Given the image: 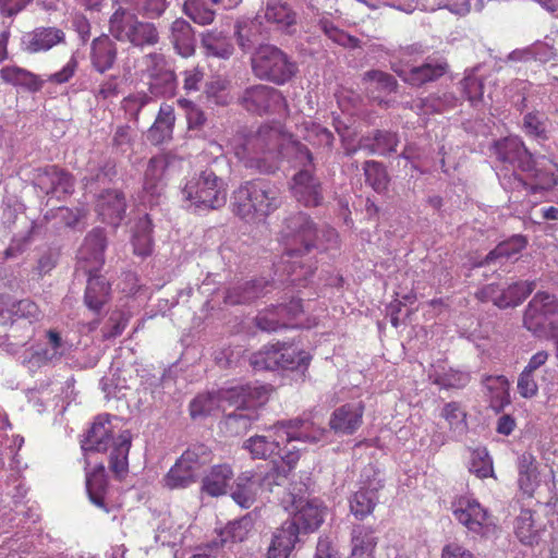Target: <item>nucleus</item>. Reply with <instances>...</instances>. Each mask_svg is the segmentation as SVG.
Masks as SVG:
<instances>
[{
  "mask_svg": "<svg viewBox=\"0 0 558 558\" xmlns=\"http://www.w3.org/2000/svg\"><path fill=\"white\" fill-rule=\"evenodd\" d=\"M274 286L275 281L265 277L238 282L225 290L223 303L230 306L248 305L269 293Z\"/></svg>",
  "mask_w": 558,
  "mask_h": 558,
  "instance_id": "obj_20",
  "label": "nucleus"
},
{
  "mask_svg": "<svg viewBox=\"0 0 558 558\" xmlns=\"http://www.w3.org/2000/svg\"><path fill=\"white\" fill-rule=\"evenodd\" d=\"M308 487L306 484L295 483L291 487L292 512L281 525L287 531L295 534L303 543L304 537L315 533L325 522L328 514V507L317 497H305Z\"/></svg>",
  "mask_w": 558,
  "mask_h": 558,
  "instance_id": "obj_4",
  "label": "nucleus"
},
{
  "mask_svg": "<svg viewBox=\"0 0 558 558\" xmlns=\"http://www.w3.org/2000/svg\"><path fill=\"white\" fill-rule=\"evenodd\" d=\"M267 432H275L280 436L282 442L293 440L317 442L323 439L325 429L316 426L314 421L307 417L281 420L267 428Z\"/></svg>",
  "mask_w": 558,
  "mask_h": 558,
  "instance_id": "obj_19",
  "label": "nucleus"
},
{
  "mask_svg": "<svg viewBox=\"0 0 558 558\" xmlns=\"http://www.w3.org/2000/svg\"><path fill=\"white\" fill-rule=\"evenodd\" d=\"M170 39L175 51L183 58L194 54L196 47L195 33L185 20L177 19L172 22Z\"/></svg>",
  "mask_w": 558,
  "mask_h": 558,
  "instance_id": "obj_36",
  "label": "nucleus"
},
{
  "mask_svg": "<svg viewBox=\"0 0 558 558\" xmlns=\"http://www.w3.org/2000/svg\"><path fill=\"white\" fill-rule=\"evenodd\" d=\"M363 82L366 85L365 89L371 100L378 106L384 104L381 96V88L384 87V72L380 70H369L364 73Z\"/></svg>",
  "mask_w": 558,
  "mask_h": 558,
  "instance_id": "obj_64",
  "label": "nucleus"
},
{
  "mask_svg": "<svg viewBox=\"0 0 558 558\" xmlns=\"http://www.w3.org/2000/svg\"><path fill=\"white\" fill-rule=\"evenodd\" d=\"M279 157L294 160L300 169H316L311 149L301 141L289 137L281 141Z\"/></svg>",
  "mask_w": 558,
  "mask_h": 558,
  "instance_id": "obj_41",
  "label": "nucleus"
},
{
  "mask_svg": "<svg viewBox=\"0 0 558 558\" xmlns=\"http://www.w3.org/2000/svg\"><path fill=\"white\" fill-rule=\"evenodd\" d=\"M282 235L286 239L283 256L289 265L286 272L293 284H304L315 272L316 264L303 257L317 252L323 253L339 245V235L335 228H318L311 215L305 211H292L283 220Z\"/></svg>",
  "mask_w": 558,
  "mask_h": 558,
  "instance_id": "obj_1",
  "label": "nucleus"
},
{
  "mask_svg": "<svg viewBox=\"0 0 558 558\" xmlns=\"http://www.w3.org/2000/svg\"><path fill=\"white\" fill-rule=\"evenodd\" d=\"M128 31L126 41L135 47L154 46L159 40V33L155 24L140 21L137 17Z\"/></svg>",
  "mask_w": 558,
  "mask_h": 558,
  "instance_id": "obj_48",
  "label": "nucleus"
},
{
  "mask_svg": "<svg viewBox=\"0 0 558 558\" xmlns=\"http://www.w3.org/2000/svg\"><path fill=\"white\" fill-rule=\"evenodd\" d=\"M295 13L286 2L269 0L266 5L265 17L268 22L277 24L280 28H288L295 24Z\"/></svg>",
  "mask_w": 558,
  "mask_h": 558,
  "instance_id": "obj_53",
  "label": "nucleus"
},
{
  "mask_svg": "<svg viewBox=\"0 0 558 558\" xmlns=\"http://www.w3.org/2000/svg\"><path fill=\"white\" fill-rule=\"evenodd\" d=\"M118 59V47L108 35H101L93 39L89 60L92 68L99 74L113 69Z\"/></svg>",
  "mask_w": 558,
  "mask_h": 558,
  "instance_id": "obj_26",
  "label": "nucleus"
},
{
  "mask_svg": "<svg viewBox=\"0 0 558 558\" xmlns=\"http://www.w3.org/2000/svg\"><path fill=\"white\" fill-rule=\"evenodd\" d=\"M452 513L460 524L476 536L486 537L496 531L488 511L474 498L458 497L452 502Z\"/></svg>",
  "mask_w": 558,
  "mask_h": 558,
  "instance_id": "obj_10",
  "label": "nucleus"
},
{
  "mask_svg": "<svg viewBox=\"0 0 558 558\" xmlns=\"http://www.w3.org/2000/svg\"><path fill=\"white\" fill-rule=\"evenodd\" d=\"M87 277L84 304L95 315H101L104 307L111 300V283L100 271L80 272Z\"/></svg>",
  "mask_w": 558,
  "mask_h": 558,
  "instance_id": "obj_23",
  "label": "nucleus"
},
{
  "mask_svg": "<svg viewBox=\"0 0 558 558\" xmlns=\"http://www.w3.org/2000/svg\"><path fill=\"white\" fill-rule=\"evenodd\" d=\"M219 407L216 390L198 393L189 404L190 416L192 420L205 418Z\"/></svg>",
  "mask_w": 558,
  "mask_h": 558,
  "instance_id": "obj_52",
  "label": "nucleus"
},
{
  "mask_svg": "<svg viewBox=\"0 0 558 558\" xmlns=\"http://www.w3.org/2000/svg\"><path fill=\"white\" fill-rule=\"evenodd\" d=\"M303 314L301 299L292 298L288 303L271 305L260 311L255 317V326L266 332H274L280 329L296 328V322Z\"/></svg>",
  "mask_w": 558,
  "mask_h": 558,
  "instance_id": "obj_12",
  "label": "nucleus"
},
{
  "mask_svg": "<svg viewBox=\"0 0 558 558\" xmlns=\"http://www.w3.org/2000/svg\"><path fill=\"white\" fill-rule=\"evenodd\" d=\"M363 412L361 402L345 403L332 412L329 426L336 434L352 435L362 424Z\"/></svg>",
  "mask_w": 558,
  "mask_h": 558,
  "instance_id": "obj_28",
  "label": "nucleus"
},
{
  "mask_svg": "<svg viewBox=\"0 0 558 558\" xmlns=\"http://www.w3.org/2000/svg\"><path fill=\"white\" fill-rule=\"evenodd\" d=\"M351 535L350 558H374L373 551L377 545V538L373 536V532L366 531L363 526H356Z\"/></svg>",
  "mask_w": 558,
  "mask_h": 558,
  "instance_id": "obj_49",
  "label": "nucleus"
},
{
  "mask_svg": "<svg viewBox=\"0 0 558 558\" xmlns=\"http://www.w3.org/2000/svg\"><path fill=\"white\" fill-rule=\"evenodd\" d=\"M117 178L118 168L116 160L107 159L102 163L88 168L84 181L86 182V186L94 184L109 185L114 183Z\"/></svg>",
  "mask_w": 558,
  "mask_h": 558,
  "instance_id": "obj_50",
  "label": "nucleus"
},
{
  "mask_svg": "<svg viewBox=\"0 0 558 558\" xmlns=\"http://www.w3.org/2000/svg\"><path fill=\"white\" fill-rule=\"evenodd\" d=\"M169 4L168 0H136L132 8L144 19L156 20L163 15Z\"/></svg>",
  "mask_w": 558,
  "mask_h": 558,
  "instance_id": "obj_62",
  "label": "nucleus"
},
{
  "mask_svg": "<svg viewBox=\"0 0 558 558\" xmlns=\"http://www.w3.org/2000/svg\"><path fill=\"white\" fill-rule=\"evenodd\" d=\"M253 74L275 85L289 83L299 72L298 63L274 45H260L251 57Z\"/></svg>",
  "mask_w": 558,
  "mask_h": 558,
  "instance_id": "obj_7",
  "label": "nucleus"
},
{
  "mask_svg": "<svg viewBox=\"0 0 558 558\" xmlns=\"http://www.w3.org/2000/svg\"><path fill=\"white\" fill-rule=\"evenodd\" d=\"M558 314V299L555 294L538 291L531 299L523 313V326L536 337L547 332L553 317Z\"/></svg>",
  "mask_w": 558,
  "mask_h": 558,
  "instance_id": "obj_11",
  "label": "nucleus"
},
{
  "mask_svg": "<svg viewBox=\"0 0 558 558\" xmlns=\"http://www.w3.org/2000/svg\"><path fill=\"white\" fill-rule=\"evenodd\" d=\"M85 486L89 501L108 513L110 511L106 504L108 477L104 464L100 463L92 472L86 473Z\"/></svg>",
  "mask_w": 558,
  "mask_h": 558,
  "instance_id": "obj_32",
  "label": "nucleus"
},
{
  "mask_svg": "<svg viewBox=\"0 0 558 558\" xmlns=\"http://www.w3.org/2000/svg\"><path fill=\"white\" fill-rule=\"evenodd\" d=\"M280 205L279 184L265 177L243 181L231 196L233 214L247 222L265 219Z\"/></svg>",
  "mask_w": 558,
  "mask_h": 558,
  "instance_id": "obj_3",
  "label": "nucleus"
},
{
  "mask_svg": "<svg viewBox=\"0 0 558 558\" xmlns=\"http://www.w3.org/2000/svg\"><path fill=\"white\" fill-rule=\"evenodd\" d=\"M391 69L408 84L421 87L427 83H433L441 78L449 71V64L446 59H427L424 63L411 68H398L391 63Z\"/></svg>",
  "mask_w": 558,
  "mask_h": 558,
  "instance_id": "obj_21",
  "label": "nucleus"
},
{
  "mask_svg": "<svg viewBox=\"0 0 558 558\" xmlns=\"http://www.w3.org/2000/svg\"><path fill=\"white\" fill-rule=\"evenodd\" d=\"M154 225L148 214L138 218L134 226L132 245L135 255L143 258L150 256L154 248Z\"/></svg>",
  "mask_w": 558,
  "mask_h": 558,
  "instance_id": "obj_39",
  "label": "nucleus"
},
{
  "mask_svg": "<svg viewBox=\"0 0 558 558\" xmlns=\"http://www.w3.org/2000/svg\"><path fill=\"white\" fill-rule=\"evenodd\" d=\"M312 356L304 350L286 342L266 344L248 356V364L255 372L291 371L302 376L308 369Z\"/></svg>",
  "mask_w": 558,
  "mask_h": 558,
  "instance_id": "obj_6",
  "label": "nucleus"
},
{
  "mask_svg": "<svg viewBox=\"0 0 558 558\" xmlns=\"http://www.w3.org/2000/svg\"><path fill=\"white\" fill-rule=\"evenodd\" d=\"M178 82L172 69L148 82V89L156 97H173Z\"/></svg>",
  "mask_w": 558,
  "mask_h": 558,
  "instance_id": "obj_59",
  "label": "nucleus"
},
{
  "mask_svg": "<svg viewBox=\"0 0 558 558\" xmlns=\"http://www.w3.org/2000/svg\"><path fill=\"white\" fill-rule=\"evenodd\" d=\"M282 141L280 132L269 125H262L255 133L245 137L242 145L243 163L263 174H274L278 169L275 162L279 158Z\"/></svg>",
  "mask_w": 558,
  "mask_h": 558,
  "instance_id": "obj_5",
  "label": "nucleus"
},
{
  "mask_svg": "<svg viewBox=\"0 0 558 558\" xmlns=\"http://www.w3.org/2000/svg\"><path fill=\"white\" fill-rule=\"evenodd\" d=\"M466 412L457 401L447 402L441 410V417L448 423L449 429L462 435L468 430Z\"/></svg>",
  "mask_w": 558,
  "mask_h": 558,
  "instance_id": "obj_55",
  "label": "nucleus"
},
{
  "mask_svg": "<svg viewBox=\"0 0 558 558\" xmlns=\"http://www.w3.org/2000/svg\"><path fill=\"white\" fill-rule=\"evenodd\" d=\"M301 543L295 534L287 531L282 525L272 535L267 550V558H289L295 545Z\"/></svg>",
  "mask_w": 558,
  "mask_h": 558,
  "instance_id": "obj_47",
  "label": "nucleus"
},
{
  "mask_svg": "<svg viewBox=\"0 0 558 558\" xmlns=\"http://www.w3.org/2000/svg\"><path fill=\"white\" fill-rule=\"evenodd\" d=\"M46 337V347L35 353L39 361L54 363L71 352L72 344L68 340L63 339L58 330L49 329Z\"/></svg>",
  "mask_w": 558,
  "mask_h": 558,
  "instance_id": "obj_43",
  "label": "nucleus"
},
{
  "mask_svg": "<svg viewBox=\"0 0 558 558\" xmlns=\"http://www.w3.org/2000/svg\"><path fill=\"white\" fill-rule=\"evenodd\" d=\"M525 173L534 181V183H527L517 173H513L512 175L519 184L532 194L541 190H550L557 184V178L551 169L547 168L545 163L536 160L534 157L533 169Z\"/></svg>",
  "mask_w": 558,
  "mask_h": 558,
  "instance_id": "obj_37",
  "label": "nucleus"
},
{
  "mask_svg": "<svg viewBox=\"0 0 558 558\" xmlns=\"http://www.w3.org/2000/svg\"><path fill=\"white\" fill-rule=\"evenodd\" d=\"M379 501L378 490L375 488H361L349 499L350 512L357 520H364L375 509Z\"/></svg>",
  "mask_w": 558,
  "mask_h": 558,
  "instance_id": "obj_44",
  "label": "nucleus"
},
{
  "mask_svg": "<svg viewBox=\"0 0 558 558\" xmlns=\"http://www.w3.org/2000/svg\"><path fill=\"white\" fill-rule=\"evenodd\" d=\"M289 468L280 466L272 461L271 466L264 474L257 473V481L263 490L272 492L276 486H283L289 480Z\"/></svg>",
  "mask_w": 558,
  "mask_h": 558,
  "instance_id": "obj_58",
  "label": "nucleus"
},
{
  "mask_svg": "<svg viewBox=\"0 0 558 558\" xmlns=\"http://www.w3.org/2000/svg\"><path fill=\"white\" fill-rule=\"evenodd\" d=\"M262 22L257 19L239 21L235 24L236 43L244 53H254L260 45H264L262 37Z\"/></svg>",
  "mask_w": 558,
  "mask_h": 558,
  "instance_id": "obj_33",
  "label": "nucleus"
},
{
  "mask_svg": "<svg viewBox=\"0 0 558 558\" xmlns=\"http://www.w3.org/2000/svg\"><path fill=\"white\" fill-rule=\"evenodd\" d=\"M0 77L4 83L31 93L39 92L44 86V81L38 75L16 65L2 68Z\"/></svg>",
  "mask_w": 558,
  "mask_h": 558,
  "instance_id": "obj_38",
  "label": "nucleus"
},
{
  "mask_svg": "<svg viewBox=\"0 0 558 558\" xmlns=\"http://www.w3.org/2000/svg\"><path fill=\"white\" fill-rule=\"evenodd\" d=\"M471 381L469 372L449 368L448 371L437 374L434 384L444 389H462Z\"/></svg>",
  "mask_w": 558,
  "mask_h": 558,
  "instance_id": "obj_60",
  "label": "nucleus"
},
{
  "mask_svg": "<svg viewBox=\"0 0 558 558\" xmlns=\"http://www.w3.org/2000/svg\"><path fill=\"white\" fill-rule=\"evenodd\" d=\"M201 43L207 57L229 59L234 51L233 45L220 32H207L202 34Z\"/></svg>",
  "mask_w": 558,
  "mask_h": 558,
  "instance_id": "obj_45",
  "label": "nucleus"
},
{
  "mask_svg": "<svg viewBox=\"0 0 558 558\" xmlns=\"http://www.w3.org/2000/svg\"><path fill=\"white\" fill-rule=\"evenodd\" d=\"M263 407H248L234 409L225 413L220 423V429L229 436H239L246 433L252 424L259 420Z\"/></svg>",
  "mask_w": 558,
  "mask_h": 558,
  "instance_id": "obj_29",
  "label": "nucleus"
},
{
  "mask_svg": "<svg viewBox=\"0 0 558 558\" xmlns=\"http://www.w3.org/2000/svg\"><path fill=\"white\" fill-rule=\"evenodd\" d=\"M527 241L523 235H514L507 241L499 243L494 250H492L485 257V259L480 264L489 265L492 262H495L499 258H509L526 247Z\"/></svg>",
  "mask_w": 558,
  "mask_h": 558,
  "instance_id": "obj_51",
  "label": "nucleus"
},
{
  "mask_svg": "<svg viewBox=\"0 0 558 558\" xmlns=\"http://www.w3.org/2000/svg\"><path fill=\"white\" fill-rule=\"evenodd\" d=\"M183 11L199 25L210 24L215 17V12L203 0H185Z\"/></svg>",
  "mask_w": 558,
  "mask_h": 558,
  "instance_id": "obj_61",
  "label": "nucleus"
},
{
  "mask_svg": "<svg viewBox=\"0 0 558 558\" xmlns=\"http://www.w3.org/2000/svg\"><path fill=\"white\" fill-rule=\"evenodd\" d=\"M233 475V470L229 464H216L202 477L201 492L210 497L227 495Z\"/></svg>",
  "mask_w": 558,
  "mask_h": 558,
  "instance_id": "obj_31",
  "label": "nucleus"
},
{
  "mask_svg": "<svg viewBox=\"0 0 558 558\" xmlns=\"http://www.w3.org/2000/svg\"><path fill=\"white\" fill-rule=\"evenodd\" d=\"M174 161L175 158L169 154L156 155L148 160L143 182L146 194L151 197H159L163 193L169 171Z\"/></svg>",
  "mask_w": 558,
  "mask_h": 558,
  "instance_id": "obj_22",
  "label": "nucleus"
},
{
  "mask_svg": "<svg viewBox=\"0 0 558 558\" xmlns=\"http://www.w3.org/2000/svg\"><path fill=\"white\" fill-rule=\"evenodd\" d=\"M179 459L201 478L203 469L211 462V450L205 444H194Z\"/></svg>",
  "mask_w": 558,
  "mask_h": 558,
  "instance_id": "obj_46",
  "label": "nucleus"
},
{
  "mask_svg": "<svg viewBox=\"0 0 558 558\" xmlns=\"http://www.w3.org/2000/svg\"><path fill=\"white\" fill-rule=\"evenodd\" d=\"M125 194L116 189L104 190L97 203L98 215L101 220L110 226L118 227L126 215Z\"/></svg>",
  "mask_w": 558,
  "mask_h": 558,
  "instance_id": "obj_24",
  "label": "nucleus"
},
{
  "mask_svg": "<svg viewBox=\"0 0 558 558\" xmlns=\"http://www.w3.org/2000/svg\"><path fill=\"white\" fill-rule=\"evenodd\" d=\"M482 384L489 393V404L495 412H501L511 403L510 383L506 376L485 375Z\"/></svg>",
  "mask_w": 558,
  "mask_h": 558,
  "instance_id": "obj_34",
  "label": "nucleus"
},
{
  "mask_svg": "<svg viewBox=\"0 0 558 558\" xmlns=\"http://www.w3.org/2000/svg\"><path fill=\"white\" fill-rule=\"evenodd\" d=\"M493 153L505 168H512L521 172L533 169V155L518 136H507L494 142Z\"/></svg>",
  "mask_w": 558,
  "mask_h": 558,
  "instance_id": "obj_18",
  "label": "nucleus"
},
{
  "mask_svg": "<svg viewBox=\"0 0 558 558\" xmlns=\"http://www.w3.org/2000/svg\"><path fill=\"white\" fill-rule=\"evenodd\" d=\"M60 252L57 248L47 247L38 256L36 265L33 267V274L37 279L49 275L58 265Z\"/></svg>",
  "mask_w": 558,
  "mask_h": 558,
  "instance_id": "obj_63",
  "label": "nucleus"
},
{
  "mask_svg": "<svg viewBox=\"0 0 558 558\" xmlns=\"http://www.w3.org/2000/svg\"><path fill=\"white\" fill-rule=\"evenodd\" d=\"M257 473L253 471H244L240 473L230 486V497L243 509L251 508L260 490Z\"/></svg>",
  "mask_w": 558,
  "mask_h": 558,
  "instance_id": "obj_27",
  "label": "nucleus"
},
{
  "mask_svg": "<svg viewBox=\"0 0 558 558\" xmlns=\"http://www.w3.org/2000/svg\"><path fill=\"white\" fill-rule=\"evenodd\" d=\"M108 239L105 229L94 228L84 238L76 255L75 272L101 271L106 263Z\"/></svg>",
  "mask_w": 558,
  "mask_h": 558,
  "instance_id": "obj_13",
  "label": "nucleus"
},
{
  "mask_svg": "<svg viewBox=\"0 0 558 558\" xmlns=\"http://www.w3.org/2000/svg\"><path fill=\"white\" fill-rule=\"evenodd\" d=\"M65 34L57 27H36L34 31L25 33L21 45L23 50L28 53L48 51L58 44L64 43Z\"/></svg>",
  "mask_w": 558,
  "mask_h": 558,
  "instance_id": "obj_25",
  "label": "nucleus"
},
{
  "mask_svg": "<svg viewBox=\"0 0 558 558\" xmlns=\"http://www.w3.org/2000/svg\"><path fill=\"white\" fill-rule=\"evenodd\" d=\"M199 478L178 459L165 476L166 486L170 489L186 488Z\"/></svg>",
  "mask_w": 558,
  "mask_h": 558,
  "instance_id": "obj_54",
  "label": "nucleus"
},
{
  "mask_svg": "<svg viewBox=\"0 0 558 558\" xmlns=\"http://www.w3.org/2000/svg\"><path fill=\"white\" fill-rule=\"evenodd\" d=\"M137 15L128 11L126 9L119 8L111 15L109 21L110 34L120 41H126L129 28L134 24Z\"/></svg>",
  "mask_w": 558,
  "mask_h": 558,
  "instance_id": "obj_56",
  "label": "nucleus"
},
{
  "mask_svg": "<svg viewBox=\"0 0 558 558\" xmlns=\"http://www.w3.org/2000/svg\"><path fill=\"white\" fill-rule=\"evenodd\" d=\"M74 177L56 165H47L33 171V185L46 195L58 198L71 195L74 192Z\"/></svg>",
  "mask_w": 558,
  "mask_h": 558,
  "instance_id": "obj_17",
  "label": "nucleus"
},
{
  "mask_svg": "<svg viewBox=\"0 0 558 558\" xmlns=\"http://www.w3.org/2000/svg\"><path fill=\"white\" fill-rule=\"evenodd\" d=\"M518 486L526 497L534 496L541 485V474L536 458L531 452H523L517 462Z\"/></svg>",
  "mask_w": 558,
  "mask_h": 558,
  "instance_id": "obj_30",
  "label": "nucleus"
},
{
  "mask_svg": "<svg viewBox=\"0 0 558 558\" xmlns=\"http://www.w3.org/2000/svg\"><path fill=\"white\" fill-rule=\"evenodd\" d=\"M515 535L522 544L533 545L537 542V529L534 525L533 511L523 509L515 520Z\"/></svg>",
  "mask_w": 558,
  "mask_h": 558,
  "instance_id": "obj_57",
  "label": "nucleus"
},
{
  "mask_svg": "<svg viewBox=\"0 0 558 558\" xmlns=\"http://www.w3.org/2000/svg\"><path fill=\"white\" fill-rule=\"evenodd\" d=\"M239 102L246 111L258 116L288 113V104L282 93L264 84L246 87L239 97Z\"/></svg>",
  "mask_w": 558,
  "mask_h": 558,
  "instance_id": "obj_9",
  "label": "nucleus"
},
{
  "mask_svg": "<svg viewBox=\"0 0 558 558\" xmlns=\"http://www.w3.org/2000/svg\"><path fill=\"white\" fill-rule=\"evenodd\" d=\"M175 117L170 106L160 107L154 124L146 133L147 141L153 145H160L172 137Z\"/></svg>",
  "mask_w": 558,
  "mask_h": 558,
  "instance_id": "obj_40",
  "label": "nucleus"
},
{
  "mask_svg": "<svg viewBox=\"0 0 558 558\" xmlns=\"http://www.w3.org/2000/svg\"><path fill=\"white\" fill-rule=\"evenodd\" d=\"M289 185L294 199L303 206L316 208L324 204V186L316 169H299Z\"/></svg>",
  "mask_w": 558,
  "mask_h": 558,
  "instance_id": "obj_16",
  "label": "nucleus"
},
{
  "mask_svg": "<svg viewBox=\"0 0 558 558\" xmlns=\"http://www.w3.org/2000/svg\"><path fill=\"white\" fill-rule=\"evenodd\" d=\"M217 391L219 404L228 403L234 409L248 407H264L272 391L271 385L245 384L230 388H220Z\"/></svg>",
  "mask_w": 558,
  "mask_h": 558,
  "instance_id": "obj_14",
  "label": "nucleus"
},
{
  "mask_svg": "<svg viewBox=\"0 0 558 558\" xmlns=\"http://www.w3.org/2000/svg\"><path fill=\"white\" fill-rule=\"evenodd\" d=\"M255 435L250 437L243 442V449L247 450L253 459H264L279 452V446L282 445V439L278 434Z\"/></svg>",
  "mask_w": 558,
  "mask_h": 558,
  "instance_id": "obj_42",
  "label": "nucleus"
},
{
  "mask_svg": "<svg viewBox=\"0 0 558 558\" xmlns=\"http://www.w3.org/2000/svg\"><path fill=\"white\" fill-rule=\"evenodd\" d=\"M535 281H517L500 290L498 284L489 283L476 291L475 296L481 302L492 301L499 308L520 305L535 289Z\"/></svg>",
  "mask_w": 558,
  "mask_h": 558,
  "instance_id": "obj_15",
  "label": "nucleus"
},
{
  "mask_svg": "<svg viewBox=\"0 0 558 558\" xmlns=\"http://www.w3.org/2000/svg\"><path fill=\"white\" fill-rule=\"evenodd\" d=\"M254 527V519L251 513L230 521L222 527L219 533V542H214L215 545L227 546L242 543L247 539L248 534Z\"/></svg>",
  "mask_w": 558,
  "mask_h": 558,
  "instance_id": "obj_35",
  "label": "nucleus"
},
{
  "mask_svg": "<svg viewBox=\"0 0 558 558\" xmlns=\"http://www.w3.org/2000/svg\"><path fill=\"white\" fill-rule=\"evenodd\" d=\"M227 183L210 166L189 180L182 190L195 208L215 210L227 203Z\"/></svg>",
  "mask_w": 558,
  "mask_h": 558,
  "instance_id": "obj_8",
  "label": "nucleus"
},
{
  "mask_svg": "<svg viewBox=\"0 0 558 558\" xmlns=\"http://www.w3.org/2000/svg\"><path fill=\"white\" fill-rule=\"evenodd\" d=\"M111 418L112 416L108 413L98 414L81 440V448L85 453L106 452L112 446L109 456V469L116 478L122 480L129 471L132 434L129 429H125L114 439Z\"/></svg>",
  "mask_w": 558,
  "mask_h": 558,
  "instance_id": "obj_2",
  "label": "nucleus"
}]
</instances>
